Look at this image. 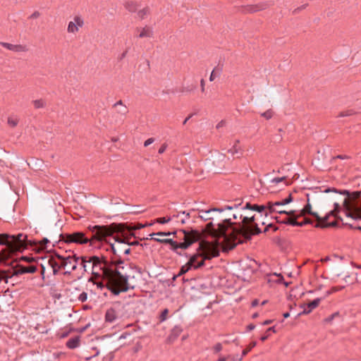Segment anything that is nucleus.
<instances>
[{
    "label": "nucleus",
    "mask_w": 361,
    "mask_h": 361,
    "mask_svg": "<svg viewBox=\"0 0 361 361\" xmlns=\"http://www.w3.org/2000/svg\"><path fill=\"white\" fill-rule=\"evenodd\" d=\"M152 30L151 27L146 26L144 27L138 35V37H151L152 36Z\"/></svg>",
    "instance_id": "nucleus-24"
},
{
    "label": "nucleus",
    "mask_w": 361,
    "mask_h": 361,
    "mask_svg": "<svg viewBox=\"0 0 361 361\" xmlns=\"http://www.w3.org/2000/svg\"><path fill=\"white\" fill-rule=\"evenodd\" d=\"M57 261H58V264H59V267H60V270L61 269H66V267H65V264H66V257H63L62 255H60L59 254H57Z\"/></svg>",
    "instance_id": "nucleus-31"
},
{
    "label": "nucleus",
    "mask_w": 361,
    "mask_h": 361,
    "mask_svg": "<svg viewBox=\"0 0 361 361\" xmlns=\"http://www.w3.org/2000/svg\"><path fill=\"white\" fill-rule=\"evenodd\" d=\"M149 13V9L147 8H145L142 10H140L137 12V16L140 18H144V17Z\"/></svg>",
    "instance_id": "nucleus-46"
},
{
    "label": "nucleus",
    "mask_w": 361,
    "mask_h": 361,
    "mask_svg": "<svg viewBox=\"0 0 361 361\" xmlns=\"http://www.w3.org/2000/svg\"><path fill=\"white\" fill-rule=\"evenodd\" d=\"M154 142V139L153 137L148 138L147 140L144 142L145 147H148L151 144H152Z\"/></svg>",
    "instance_id": "nucleus-55"
},
{
    "label": "nucleus",
    "mask_w": 361,
    "mask_h": 361,
    "mask_svg": "<svg viewBox=\"0 0 361 361\" xmlns=\"http://www.w3.org/2000/svg\"><path fill=\"white\" fill-rule=\"evenodd\" d=\"M286 179L285 177H281V178H274L271 180V183H279L283 180H284Z\"/></svg>",
    "instance_id": "nucleus-56"
},
{
    "label": "nucleus",
    "mask_w": 361,
    "mask_h": 361,
    "mask_svg": "<svg viewBox=\"0 0 361 361\" xmlns=\"http://www.w3.org/2000/svg\"><path fill=\"white\" fill-rule=\"evenodd\" d=\"M18 123V119L17 118L9 117L8 118V124L11 127H16Z\"/></svg>",
    "instance_id": "nucleus-40"
},
{
    "label": "nucleus",
    "mask_w": 361,
    "mask_h": 361,
    "mask_svg": "<svg viewBox=\"0 0 361 361\" xmlns=\"http://www.w3.org/2000/svg\"><path fill=\"white\" fill-rule=\"evenodd\" d=\"M257 345V342L256 341H252L250 343V345H248V347L243 350V352H242V355L243 356H245L253 348H255Z\"/></svg>",
    "instance_id": "nucleus-36"
},
{
    "label": "nucleus",
    "mask_w": 361,
    "mask_h": 361,
    "mask_svg": "<svg viewBox=\"0 0 361 361\" xmlns=\"http://www.w3.org/2000/svg\"><path fill=\"white\" fill-rule=\"evenodd\" d=\"M181 214L183 215V217L180 219L181 224H184L187 222V220L190 217V213L186 212L185 211L181 212Z\"/></svg>",
    "instance_id": "nucleus-45"
},
{
    "label": "nucleus",
    "mask_w": 361,
    "mask_h": 361,
    "mask_svg": "<svg viewBox=\"0 0 361 361\" xmlns=\"http://www.w3.org/2000/svg\"><path fill=\"white\" fill-rule=\"evenodd\" d=\"M118 111L121 114H126L128 112L127 107L126 106H122Z\"/></svg>",
    "instance_id": "nucleus-58"
},
{
    "label": "nucleus",
    "mask_w": 361,
    "mask_h": 361,
    "mask_svg": "<svg viewBox=\"0 0 361 361\" xmlns=\"http://www.w3.org/2000/svg\"><path fill=\"white\" fill-rule=\"evenodd\" d=\"M128 51V49H126L125 51H123L122 54H121L118 56V61H121V60H123V59L126 57V54H127Z\"/></svg>",
    "instance_id": "nucleus-60"
},
{
    "label": "nucleus",
    "mask_w": 361,
    "mask_h": 361,
    "mask_svg": "<svg viewBox=\"0 0 361 361\" xmlns=\"http://www.w3.org/2000/svg\"><path fill=\"white\" fill-rule=\"evenodd\" d=\"M293 201L292 195L290 194L288 197L285 198L281 201H276L274 202V204L276 206H283L289 204Z\"/></svg>",
    "instance_id": "nucleus-32"
},
{
    "label": "nucleus",
    "mask_w": 361,
    "mask_h": 361,
    "mask_svg": "<svg viewBox=\"0 0 361 361\" xmlns=\"http://www.w3.org/2000/svg\"><path fill=\"white\" fill-rule=\"evenodd\" d=\"M288 216H286L283 219L279 220L278 216H275V219L281 224L291 225L293 226H300L302 227L307 224H312V221L309 219H305L302 221H298L297 218L300 217L299 214L298 216L295 215V212L293 214H288Z\"/></svg>",
    "instance_id": "nucleus-9"
},
{
    "label": "nucleus",
    "mask_w": 361,
    "mask_h": 361,
    "mask_svg": "<svg viewBox=\"0 0 361 361\" xmlns=\"http://www.w3.org/2000/svg\"><path fill=\"white\" fill-rule=\"evenodd\" d=\"M116 319L115 311L113 309L109 310L105 314V321L109 323H112Z\"/></svg>",
    "instance_id": "nucleus-23"
},
{
    "label": "nucleus",
    "mask_w": 361,
    "mask_h": 361,
    "mask_svg": "<svg viewBox=\"0 0 361 361\" xmlns=\"http://www.w3.org/2000/svg\"><path fill=\"white\" fill-rule=\"evenodd\" d=\"M334 215V212L333 211H331L329 213H328L323 218H321L320 217V219H317L319 222L318 224H324L326 223H329L328 222V219H329V217L331 216Z\"/></svg>",
    "instance_id": "nucleus-37"
},
{
    "label": "nucleus",
    "mask_w": 361,
    "mask_h": 361,
    "mask_svg": "<svg viewBox=\"0 0 361 361\" xmlns=\"http://www.w3.org/2000/svg\"><path fill=\"white\" fill-rule=\"evenodd\" d=\"M116 225H96L93 226V233L96 240L106 250H111L115 255L121 257L126 247L127 239L121 235V231L116 230Z\"/></svg>",
    "instance_id": "nucleus-3"
},
{
    "label": "nucleus",
    "mask_w": 361,
    "mask_h": 361,
    "mask_svg": "<svg viewBox=\"0 0 361 361\" xmlns=\"http://www.w3.org/2000/svg\"><path fill=\"white\" fill-rule=\"evenodd\" d=\"M0 45L4 47V48L15 51V52H21L25 51L27 50L26 47L21 44H12L7 42H0Z\"/></svg>",
    "instance_id": "nucleus-20"
},
{
    "label": "nucleus",
    "mask_w": 361,
    "mask_h": 361,
    "mask_svg": "<svg viewBox=\"0 0 361 361\" xmlns=\"http://www.w3.org/2000/svg\"><path fill=\"white\" fill-rule=\"evenodd\" d=\"M130 252V247L126 244V247H125V250H123V252L122 255H128Z\"/></svg>",
    "instance_id": "nucleus-63"
},
{
    "label": "nucleus",
    "mask_w": 361,
    "mask_h": 361,
    "mask_svg": "<svg viewBox=\"0 0 361 361\" xmlns=\"http://www.w3.org/2000/svg\"><path fill=\"white\" fill-rule=\"evenodd\" d=\"M306 214H310L314 216L316 219H320V216H319V214L316 212H312V205L310 203L309 198H307V203L306 204V205L303 207L302 210H300L299 216H302Z\"/></svg>",
    "instance_id": "nucleus-19"
},
{
    "label": "nucleus",
    "mask_w": 361,
    "mask_h": 361,
    "mask_svg": "<svg viewBox=\"0 0 361 361\" xmlns=\"http://www.w3.org/2000/svg\"><path fill=\"white\" fill-rule=\"evenodd\" d=\"M355 113V112L353 110L349 109V110L341 111L339 114L338 116L339 117L349 116L353 115Z\"/></svg>",
    "instance_id": "nucleus-41"
},
{
    "label": "nucleus",
    "mask_w": 361,
    "mask_h": 361,
    "mask_svg": "<svg viewBox=\"0 0 361 361\" xmlns=\"http://www.w3.org/2000/svg\"><path fill=\"white\" fill-rule=\"evenodd\" d=\"M264 9V7L262 5H256V6H251L249 9V11L250 12H256V11H260V10H263Z\"/></svg>",
    "instance_id": "nucleus-49"
},
{
    "label": "nucleus",
    "mask_w": 361,
    "mask_h": 361,
    "mask_svg": "<svg viewBox=\"0 0 361 361\" xmlns=\"http://www.w3.org/2000/svg\"><path fill=\"white\" fill-rule=\"evenodd\" d=\"M343 225L345 226H348L349 228H352V229H357L359 231H361V226H354L352 223L350 222H345V223H343Z\"/></svg>",
    "instance_id": "nucleus-50"
},
{
    "label": "nucleus",
    "mask_w": 361,
    "mask_h": 361,
    "mask_svg": "<svg viewBox=\"0 0 361 361\" xmlns=\"http://www.w3.org/2000/svg\"><path fill=\"white\" fill-rule=\"evenodd\" d=\"M244 356H243V355L241 356H239V355H235V356H233L231 357V360L232 361H241L243 360V357Z\"/></svg>",
    "instance_id": "nucleus-59"
},
{
    "label": "nucleus",
    "mask_w": 361,
    "mask_h": 361,
    "mask_svg": "<svg viewBox=\"0 0 361 361\" xmlns=\"http://www.w3.org/2000/svg\"><path fill=\"white\" fill-rule=\"evenodd\" d=\"M322 301V298H317L311 301L310 302L306 304L307 308L311 309L313 310L315 309L318 305H319L320 302Z\"/></svg>",
    "instance_id": "nucleus-29"
},
{
    "label": "nucleus",
    "mask_w": 361,
    "mask_h": 361,
    "mask_svg": "<svg viewBox=\"0 0 361 361\" xmlns=\"http://www.w3.org/2000/svg\"><path fill=\"white\" fill-rule=\"evenodd\" d=\"M171 220L170 217H161L157 219V222L161 224H164L166 223L169 222Z\"/></svg>",
    "instance_id": "nucleus-51"
},
{
    "label": "nucleus",
    "mask_w": 361,
    "mask_h": 361,
    "mask_svg": "<svg viewBox=\"0 0 361 361\" xmlns=\"http://www.w3.org/2000/svg\"><path fill=\"white\" fill-rule=\"evenodd\" d=\"M226 125V121L224 120H221L220 122H219L216 125V128L219 129L222 127H224Z\"/></svg>",
    "instance_id": "nucleus-62"
},
{
    "label": "nucleus",
    "mask_w": 361,
    "mask_h": 361,
    "mask_svg": "<svg viewBox=\"0 0 361 361\" xmlns=\"http://www.w3.org/2000/svg\"><path fill=\"white\" fill-rule=\"evenodd\" d=\"M331 191L336 192V193H340L342 195H348L349 194V192L348 190L338 191L335 188H327L324 190L325 192H329Z\"/></svg>",
    "instance_id": "nucleus-44"
},
{
    "label": "nucleus",
    "mask_w": 361,
    "mask_h": 361,
    "mask_svg": "<svg viewBox=\"0 0 361 361\" xmlns=\"http://www.w3.org/2000/svg\"><path fill=\"white\" fill-rule=\"evenodd\" d=\"M176 233V231L173 232H157L152 233L151 235H159V236H169L171 235H175Z\"/></svg>",
    "instance_id": "nucleus-43"
},
{
    "label": "nucleus",
    "mask_w": 361,
    "mask_h": 361,
    "mask_svg": "<svg viewBox=\"0 0 361 361\" xmlns=\"http://www.w3.org/2000/svg\"><path fill=\"white\" fill-rule=\"evenodd\" d=\"M217 213H223V209L221 207H213L207 210H201L199 212V216L204 221H213Z\"/></svg>",
    "instance_id": "nucleus-10"
},
{
    "label": "nucleus",
    "mask_w": 361,
    "mask_h": 361,
    "mask_svg": "<svg viewBox=\"0 0 361 361\" xmlns=\"http://www.w3.org/2000/svg\"><path fill=\"white\" fill-rule=\"evenodd\" d=\"M169 314V310L167 308L164 309L160 314L159 319V322H164L167 319V315Z\"/></svg>",
    "instance_id": "nucleus-35"
},
{
    "label": "nucleus",
    "mask_w": 361,
    "mask_h": 361,
    "mask_svg": "<svg viewBox=\"0 0 361 361\" xmlns=\"http://www.w3.org/2000/svg\"><path fill=\"white\" fill-rule=\"evenodd\" d=\"M337 226H338V223L336 221L329 222V223H326L324 224H316L314 225V226L316 228H328V227H336Z\"/></svg>",
    "instance_id": "nucleus-30"
},
{
    "label": "nucleus",
    "mask_w": 361,
    "mask_h": 361,
    "mask_svg": "<svg viewBox=\"0 0 361 361\" xmlns=\"http://www.w3.org/2000/svg\"><path fill=\"white\" fill-rule=\"evenodd\" d=\"M251 212H243L247 218L241 219L242 225L245 228V238L247 237L249 232L255 235L262 233V229L259 226L258 219L255 215H252Z\"/></svg>",
    "instance_id": "nucleus-8"
},
{
    "label": "nucleus",
    "mask_w": 361,
    "mask_h": 361,
    "mask_svg": "<svg viewBox=\"0 0 361 361\" xmlns=\"http://www.w3.org/2000/svg\"><path fill=\"white\" fill-rule=\"evenodd\" d=\"M78 300L81 302H84L85 301H87V293H85V292H82L81 293L78 297Z\"/></svg>",
    "instance_id": "nucleus-47"
},
{
    "label": "nucleus",
    "mask_w": 361,
    "mask_h": 361,
    "mask_svg": "<svg viewBox=\"0 0 361 361\" xmlns=\"http://www.w3.org/2000/svg\"><path fill=\"white\" fill-rule=\"evenodd\" d=\"M21 259L23 261H24V262H29V263H31L32 261H34V258L33 257H27V256L22 257Z\"/></svg>",
    "instance_id": "nucleus-57"
},
{
    "label": "nucleus",
    "mask_w": 361,
    "mask_h": 361,
    "mask_svg": "<svg viewBox=\"0 0 361 361\" xmlns=\"http://www.w3.org/2000/svg\"><path fill=\"white\" fill-rule=\"evenodd\" d=\"M222 72V68L219 66L215 67L211 73L209 80L213 81L215 78L219 77Z\"/></svg>",
    "instance_id": "nucleus-26"
},
{
    "label": "nucleus",
    "mask_w": 361,
    "mask_h": 361,
    "mask_svg": "<svg viewBox=\"0 0 361 361\" xmlns=\"http://www.w3.org/2000/svg\"><path fill=\"white\" fill-rule=\"evenodd\" d=\"M261 115L266 119L269 120L273 116V111L271 109H269L265 112L262 113Z\"/></svg>",
    "instance_id": "nucleus-48"
},
{
    "label": "nucleus",
    "mask_w": 361,
    "mask_h": 361,
    "mask_svg": "<svg viewBox=\"0 0 361 361\" xmlns=\"http://www.w3.org/2000/svg\"><path fill=\"white\" fill-rule=\"evenodd\" d=\"M80 341V336L72 337L66 342V347L69 349H75L79 346Z\"/></svg>",
    "instance_id": "nucleus-22"
},
{
    "label": "nucleus",
    "mask_w": 361,
    "mask_h": 361,
    "mask_svg": "<svg viewBox=\"0 0 361 361\" xmlns=\"http://www.w3.org/2000/svg\"><path fill=\"white\" fill-rule=\"evenodd\" d=\"M350 157L348 156H347V155H341H341H338V156L334 157V159H348Z\"/></svg>",
    "instance_id": "nucleus-64"
},
{
    "label": "nucleus",
    "mask_w": 361,
    "mask_h": 361,
    "mask_svg": "<svg viewBox=\"0 0 361 361\" xmlns=\"http://www.w3.org/2000/svg\"><path fill=\"white\" fill-rule=\"evenodd\" d=\"M41 266V271H40V274H41V276H42V279H44V274H45V267L44 264H40Z\"/></svg>",
    "instance_id": "nucleus-61"
},
{
    "label": "nucleus",
    "mask_w": 361,
    "mask_h": 361,
    "mask_svg": "<svg viewBox=\"0 0 361 361\" xmlns=\"http://www.w3.org/2000/svg\"><path fill=\"white\" fill-rule=\"evenodd\" d=\"M245 208H247V212H257L260 214L261 217L263 215L265 216L268 215V212L266 211V207L264 204H252L250 202H246L245 204Z\"/></svg>",
    "instance_id": "nucleus-15"
},
{
    "label": "nucleus",
    "mask_w": 361,
    "mask_h": 361,
    "mask_svg": "<svg viewBox=\"0 0 361 361\" xmlns=\"http://www.w3.org/2000/svg\"><path fill=\"white\" fill-rule=\"evenodd\" d=\"M222 350V345L220 343H216L214 346V350L215 353H219Z\"/></svg>",
    "instance_id": "nucleus-53"
},
{
    "label": "nucleus",
    "mask_w": 361,
    "mask_h": 361,
    "mask_svg": "<svg viewBox=\"0 0 361 361\" xmlns=\"http://www.w3.org/2000/svg\"><path fill=\"white\" fill-rule=\"evenodd\" d=\"M300 307L303 309V310L298 313V316H300L302 314H307L310 313L312 310L310 308H307L306 304L300 305Z\"/></svg>",
    "instance_id": "nucleus-38"
},
{
    "label": "nucleus",
    "mask_w": 361,
    "mask_h": 361,
    "mask_svg": "<svg viewBox=\"0 0 361 361\" xmlns=\"http://www.w3.org/2000/svg\"><path fill=\"white\" fill-rule=\"evenodd\" d=\"M276 330L275 326L269 327L267 329L265 334L260 337V340L262 341H265L267 339H268V338L271 336V334L272 333H276Z\"/></svg>",
    "instance_id": "nucleus-25"
},
{
    "label": "nucleus",
    "mask_w": 361,
    "mask_h": 361,
    "mask_svg": "<svg viewBox=\"0 0 361 361\" xmlns=\"http://www.w3.org/2000/svg\"><path fill=\"white\" fill-rule=\"evenodd\" d=\"M91 273L97 276L103 277L106 281V287L114 295L121 292L133 289L134 285L130 281V276L123 272V262L119 260L114 270L104 257L92 256L89 257Z\"/></svg>",
    "instance_id": "nucleus-2"
},
{
    "label": "nucleus",
    "mask_w": 361,
    "mask_h": 361,
    "mask_svg": "<svg viewBox=\"0 0 361 361\" xmlns=\"http://www.w3.org/2000/svg\"><path fill=\"white\" fill-rule=\"evenodd\" d=\"M80 258L68 255L66 257V262L65 264L66 269L63 272L64 275H69L71 272L77 269L78 267Z\"/></svg>",
    "instance_id": "nucleus-11"
},
{
    "label": "nucleus",
    "mask_w": 361,
    "mask_h": 361,
    "mask_svg": "<svg viewBox=\"0 0 361 361\" xmlns=\"http://www.w3.org/2000/svg\"><path fill=\"white\" fill-rule=\"evenodd\" d=\"M57 259V254H56L47 259V265L51 269L53 275H57L60 271Z\"/></svg>",
    "instance_id": "nucleus-17"
},
{
    "label": "nucleus",
    "mask_w": 361,
    "mask_h": 361,
    "mask_svg": "<svg viewBox=\"0 0 361 361\" xmlns=\"http://www.w3.org/2000/svg\"><path fill=\"white\" fill-rule=\"evenodd\" d=\"M339 316V313L336 312L331 314L329 317H326L324 321L326 323H331L336 317Z\"/></svg>",
    "instance_id": "nucleus-42"
},
{
    "label": "nucleus",
    "mask_w": 361,
    "mask_h": 361,
    "mask_svg": "<svg viewBox=\"0 0 361 361\" xmlns=\"http://www.w3.org/2000/svg\"><path fill=\"white\" fill-rule=\"evenodd\" d=\"M167 147H168V145L166 143H164L159 149V151H158L159 154H163L166 151Z\"/></svg>",
    "instance_id": "nucleus-54"
},
{
    "label": "nucleus",
    "mask_w": 361,
    "mask_h": 361,
    "mask_svg": "<svg viewBox=\"0 0 361 361\" xmlns=\"http://www.w3.org/2000/svg\"><path fill=\"white\" fill-rule=\"evenodd\" d=\"M27 235L19 233L17 235L0 233V245H5L0 253V258L6 260L17 252H23L27 247Z\"/></svg>",
    "instance_id": "nucleus-4"
},
{
    "label": "nucleus",
    "mask_w": 361,
    "mask_h": 361,
    "mask_svg": "<svg viewBox=\"0 0 361 361\" xmlns=\"http://www.w3.org/2000/svg\"><path fill=\"white\" fill-rule=\"evenodd\" d=\"M92 233V238L86 235V234L82 231H75L69 233H63L61 234L62 240L66 243H75L78 245H83L90 243V245L92 247H99V245H96V243L100 244L98 240H96L94 233H93V226L90 228Z\"/></svg>",
    "instance_id": "nucleus-7"
},
{
    "label": "nucleus",
    "mask_w": 361,
    "mask_h": 361,
    "mask_svg": "<svg viewBox=\"0 0 361 361\" xmlns=\"http://www.w3.org/2000/svg\"><path fill=\"white\" fill-rule=\"evenodd\" d=\"M183 331V329L180 326L176 325L171 330L169 335L167 337V342L169 343H173L177 338L180 335Z\"/></svg>",
    "instance_id": "nucleus-18"
},
{
    "label": "nucleus",
    "mask_w": 361,
    "mask_h": 361,
    "mask_svg": "<svg viewBox=\"0 0 361 361\" xmlns=\"http://www.w3.org/2000/svg\"><path fill=\"white\" fill-rule=\"evenodd\" d=\"M192 268L190 267V265L186 263L185 265L182 266L178 271V273L176 275H174V278H178L180 276H183L185 273H187L189 270H190Z\"/></svg>",
    "instance_id": "nucleus-27"
},
{
    "label": "nucleus",
    "mask_w": 361,
    "mask_h": 361,
    "mask_svg": "<svg viewBox=\"0 0 361 361\" xmlns=\"http://www.w3.org/2000/svg\"><path fill=\"white\" fill-rule=\"evenodd\" d=\"M221 207L223 212H231V217H226L221 222L217 223L214 234L219 244H227L228 250H232L238 244L243 243L245 238V228L241 219L247 218L243 212L247 210L240 200L230 202Z\"/></svg>",
    "instance_id": "nucleus-1"
},
{
    "label": "nucleus",
    "mask_w": 361,
    "mask_h": 361,
    "mask_svg": "<svg viewBox=\"0 0 361 361\" xmlns=\"http://www.w3.org/2000/svg\"><path fill=\"white\" fill-rule=\"evenodd\" d=\"M87 264H89V258L87 259L86 257H82L80 259L78 264L83 271L87 272Z\"/></svg>",
    "instance_id": "nucleus-28"
},
{
    "label": "nucleus",
    "mask_w": 361,
    "mask_h": 361,
    "mask_svg": "<svg viewBox=\"0 0 361 361\" xmlns=\"http://www.w3.org/2000/svg\"><path fill=\"white\" fill-rule=\"evenodd\" d=\"M73 20L69 22L68 25L67 31L70 33H75L84 24L83 20L80 16H75Z\"/></svg>",
    "instance_id": "nucleus-16"
},
{
    "label": "nucleus",
    "mask_w": 361,
    "mask_h": 361,
    "mask_svg": "<svg viewBox=\"0 0 361 361\" xmlns=\"http://www.w3.org/2000/svg\"><path fill=\"white\" fill-rule=\"evenodd\" d=\"M239 143V140H236L235 143L233 145V147L228 150V152L231 154H241V149L238 146V144Z\"/></svg>",
    "instance_id": "nucleus-33"
},
{
    "label": "nucleus",
    "mask_w": 361,
    "mask_h": 361,
    "mask_svg": "<svg viewBox=\"0 0 361 361\" xmlns=\"http://www.w3.org/2000/svg\"><path fill=\"white\" fill-rule=\"evenodd\" d=\"M39 245L41 248L47 249L49 247V245H51V242L48 238H44L39 241Z\"/></svg>",
    "instance_id": "nucleus-34"
},
{
    "label": "nucleus",
    "mask_w": 361,
    "mask_h": 361,
    "mask_svg": "<svg viewBox=\"0 0 361 361\" xmlns=\"http://www.w3.org/2000/svg\"><path fill=\"white\" fill-rule=\"evenodd\" d=\"M116 230L121 231V235L123 237H126L127 239V245L130 247V245L135 246L139 245V242L137 240H133L132 242L130 241L133 233L130 231L128 230L127 226L124 224H119L116 226Z\"/></svg>",
    "instance_id": "nucleus-12"
},
{
    "label": "nucleus",
    "mask_w": 361,
    "mask_h": 361,
    "mask_svg": "<svg viewBox=\"0 0 361 361\" xmlns=\"http://www.w3.org/2000/svg\"><path fill=\"white\" fill-rule=\"evenodd\" d=\"M264 206L266 207V211L268 212V214H271L273 212H276L280 214H293L295 212L294 210H290L289 212L279 211V210H278V209L275 208V207H277V206L276 204H274V202H269Z\"/></svg>",
    "instance_id": "nucleus-21"
},
{
    "label": "nucleus",
    "mask_w": 361,
    "mask_h": 361,
    "mask_svg": "<svg viewBox=\"0 0 361 361\" xmlns=\"http://www.w3.org/2000/svg\"><path fill=\"white\" fill-rule=\"evenodd\" d=\"M33 104L35 109L43 108L45 105V103L42 99L35 100L33 101Z\"/></svg>",
    "instance_id": "nucleus-39"
},
{
    "label": "nucleus",
    "mask_w": 361,
    "mask_h": 361,
    "mask_svg": "<svg viewBox=\"0 0 361 361\" xmlns=\"http://www.w3.org/2000/svg\"><path fill=\"white\" fill-rule=\"evenodd\" d=\"M37 270V265L30 264L28 266L18 264L14 270L15 275H22L24 274H33Z\"/></svg>",
    "instance_id": "nucleus-14"
},
{
    "label": "nucleus",
    "mask_w": 361,
    "mask_h": 361,
    "mask_svg": "<svg viewBox=\"0 0 361 361\" xmlns=\"http://www.w3.org/2000/svg\"><path fill=\"white\" fill-rule=\"evenodd\" d=\"M126 8L130 12H135L136 11L135 5L133 3H128L126 4Z\"/></svg>",
    "instance_id": "nucleus-52"
},
{
    "label": "nucleus",
    "mask_w": 361,
    "mask_h": 361,
    "mask_svg": "<svg viewBox=\"0 0 361 361\" xmlns=\"http://www.w3.org/2000/svg\"><path fill=\"white\" fill-rule=\"evenodd\" d=\"M183 241L177 242L171 238H153L155 241L170 245V249L176 252L177 255H182L179 250H186L192 244L199 240L200 233L197 231H192L191 232H186L183 231Z\"/></svg>",
    "instance_id": "nucleus-6"
},
{
    "label": "nucleus",
    "mask_w": 361,
    "mask_h": 361,
    "mask_svg": "<svg viewBox=\"0 0 361 361\" xmlns=\"http://www.w3.org/2000/svg\"><path fill=\"white\" fill-rule=\"evenodd\" d=\"M222 244H219L216 239L215 243L208 241L201 242L199 245V253L192 255L187 262L191 268L198 269L204 264V261L218 257L220 253V247Z\"/></svg>",
    "instance_id": "nucleus-5"
},
{
    "label": "nucleus",
    "mask_w": 361,
    "mask_h": 361,
    "mask_svg": "<svg viewBox=\"0 0 361 361\" xmlns=\"http://www.w3.org/2000/svg\"><path fill=\"white\" fill-rule=\"evenodd\" d=\"M345 216L353 221H361V205H353L345 212Z\"/></svg>",
    "instance_id": "nucleus-13"
}]
</instances>
